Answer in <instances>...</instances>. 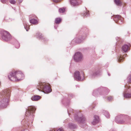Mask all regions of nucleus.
<instances>
[{
    "mask_svg": "<svg viewBox=\"0 0 131 131\" xmlns=\"http://www.w3.org/2000/svg\"><path fill=\"white\" fill-rule=\"evenodd\" d=\"M55 3H57L59 2V0H52Z\"/></svg>",
    "mask_w": 131,
    "mask_h": 131,
    "instance_id": "cd10ccee",
    "label": "nucleus"
},
{
    "mask_svg": "<svg viewBox=\"0 0 131 131\" xmlns=\"http://www.w3.org/2000/svg\"><path fill=\"white\" fill-rule=\"evenodd\" d=\"M89 12V11L85 12L83 14L82 16H85V17L88 16L89 15V14L88 13Z\"/></svg>",
    "mask_w": 131,
    "mask_h": 131,
    "instance_id": "aec40b11",
    "label": "nucleus"
},
{
    "mask_svg": "<svg viewBox=\"0 0 131 131\" xmlns=\"http://www.w3.org/2000/svg\"><path fill=\"white\" fill-rule=\"evenodd\" d=\"M2 39L5 41H10L12 39L11 36L8 31L3 30L1 31Z\"/></svg>",
    "mask_w": 131,
    "mask_h": 131,
    "instance_id": "f03ea898",
    "label": "nucleus"
},
{
    "mask_svg": "<svg viewBox=\"0 0 131 131\" xmlns=\"http://www.w3.org/2000/svg\"><path fill=\"white\" fill-rule=\"evenodd\" d=\"M128 47L127 45H125L123 46L122 47V49L125 52H126L128 50Z\"/></svg>",
    "mask_w": 131,
    "mask_h": 131,
    "instance_id": "f8f14e48",
    "label": "nucleus"
},
{
    "mask_svg": "<svg viewBox=\"0 0 131 131\" xmlns=\"http://www.w3.org/2000/svg\"><path fill=\"white\" fill-rule=\"evenodd\" d=\"M127 80L128 83H131V74L129 75L127 78Z\"/></svg>",
    "mask_w": 131,
    "mask_h": 131,
    "instance_id": "6ab92c4d",
    "label": "nucleus"
},
{
    "mask_svg": "<svg viewBox=\"0 0 131 131\" xmlns=\"http://www.w3.org/2000/svg\"><path fill=\"white\" fill-rule=\"evenodd\" d=\"M113 20L116 23H117L118 20H120L121 22H122L123 18H122L121 16L117 15L114 16L113 18Z\"/></svg>",
    "mask_w": 131,
    "mask_h": 131,
    "instance_id": "6e6552de",
    "label": "nucleus"
},
{
    "mask_svg": "<svg viewBox=\"0 0 131 131\" xmlns=\"http://www.w3.org/2000/svg\"><path fill=\"white\" fill-rule=\"evenodd\" d=\"M9 2L12 4H15L16 2L14 0H9Z\"/></svg>",
    "mask_w": 131,
    "mask_h": 131,
    "instance_id": "5701e85b",
    "label": "nucleus"
},
{
    "mask_svg": "<svg viewBox=\"0 0 131 131\" xmlns=\"http://www.w3.org/2000/svg\"><path fill=\"white\" fill-rule=\"evenodd\" d=\"M124 97L126 98H129L131 97V93H129L126 92H125L124 94Z\"/></svg>",
    "mask_w": 131,
    "mask_h": 131,
    "instance_id": "2eb2a0df",
    "label": "nucleus"
},
{
    "mask_svg": "<svg viewBox=\"0 0 131 131\" xmlns=\"http://www.w3.org/2000/svg\"><path fill=\"white\" fill-rule=\"evenodd\" d=\"M74 77L75 79L77 81H82L84 80V75L83 72L80 73L79 71H77L74 73Z\"/></svg>",
    "mask_w": 131,
    "mask_h": 131,
    "instance_id": "20e7f679",
    "label": "nucleus"
},
{
    "mask_svg": "<svg viewBox=\"0 0 131 131\" xmlns=\"http://www.w3.org/2000/svg\"><path fill=\"white\" fill-rule=\"evenodd\" d=\"M10 94V93L8 92V95H9Z\"/></svg>",
    "mask_w": 131,
    "mask_h": 131,
    "instance_id": "7c9ffc66",
    "label": "nucleus"
},
{
    "mask_svg": "<svg viewBox=\"0 0 131 131\" xmlns=\"http://www.w3.org/2000/svg\"><path fill=\"white\" fill-rule=\"evenodd\" d=\"M45 93H50L52 91H42Z\"/></svg>",
    "mask_w": 131,
    "mask_h": 131,
    "instance_id": "b1692460",
    "label": "nucleus"
},
{
    "mask_svg": "<svg viewBox=\"0 0 131 131\" xmlns=\"http://www.w3.org/2000/svg\"><path fill=\"white\" fill-rule=\"evenodd\" d=\"M73 125H72V124H71V126H70V127L71 128H72L73 127Z\"/></svg>",
    "mask_w": 131,
    "mask_h": 131,
    "instance_id": "c85d7f7f",
    "label": "nucleus"
},
{
    "mask_svg": "<svg viewBox=\"0 0 131 131\" xmlns=\"http://www.w3.org/2000/svg\"><path fill=\"white\" fill-rule=\"evenodd\" d=\"M114 2L117 6H121L122 5V3L121 0H114Z\"/></svg>",
    "mask_w": 131,
    "mask_h": 131,
    "instance_id": "ddd939ff",
    "label": "nucleus"
},
{
    "mask_svg": "<svg viewBox=\"0 0 131 131\" xmlns=\"http://www.w3.org/2000/svg\"><path fill=\"white\" fill-rule=\"evenodd\" d=\"M117 23L118 24H120V23H119V22H118Z\"/></svg>",
    "mask_w": 131,
    "mask_h": 131,
    "instance_id": "2f4dec72",
    "label": "nucleus"
},
{
    "mask_svg": "<svg viewBox=\"0 0 131 131\" xmlns=\"http://www.w3.org/2000/svg\"><path fill=\"white\" fill-rule=\"evenodd\" d=\"M41 98V96L38 95L33 96L31 98V100L33 101H37Z\"/></svg>",
    "mask_w": 131,
    "mask_h": 131,
    "instance_id": "1a4fd4ad",
    "label": "nucleus"
},
{
    "mask_svg": "<svg viewBox=\"0 0 131 131\" xmlns=\"http://www.w3.org/2000/svg\"><path fill=\"white\" fill-rule=\"evenodd\" d=\"M50 131H63V130L62 128H59L57 129L53 128L52 130H50Z\"/></svg>",
    "mask_w": 131,
    "mask_h": 131,
    "instance_id": "412c9836",
    "label": "nucleus"
},
{
    "mask_svg": "<svg viewBox=\"0 0 131 131\" xmlns=\"http://www.w3.org/2000/svg\"><path fill=\"white\" fill-rule=\"evenodd\" d=\"M23 24L24 26V28L27 31H28L29 29V25L27 24L26 22H24Z\"/></svg>",
    "mask_w": 131,
    "mask_h": 131,
    "instance_id": "9b49d317",
    "label": "nucleus"
},
{
    "mask_svg": "<svg viewBox=\"0 0 131 131\" xmlns=\"http://www.w3.org/2000/svg\"><path fill=\"white\" fill-rule=\"evenodd\" d=\"M83 58L82 54L80 52H77L75 53L74 57V59L76 62L81 61L82 59Z\"/></svg>",
    "mask_w": 131,
    "mask_h": 131,
    "instance_id": "39448f33",
    "label": "nucleus"
},
{
    "mask_svg": "<svg viewBox=\"0 0 131 131\" xmlns=\"http://www.w3.org/2000/svg\"><path fill=\"white\" fill-rule=\"evenodd\" d=\"M62 19L60 18H57L55 19V23L56 24H58L60 23L61 22Z\"/></svg>",
    "mask_w": 131,
    "mask_h": 131,
    "instance_id": "4468645a",
    "label": "nucleus"
},
{
    "mask_svg": "<svg viewBox=\"0 0 131 131\" xmlns=\"http://www.w3.org/2000/svg\"><path fill=\"white\" fill-rule=\"evenodd\" d=\"M36 108L32 106H29L28 107L27 110L26 112V116H28L31 115V113L34 112Z\"/></svg>",
    "mask_w": 131,
    "mask_h": 131,
    "instance_id": "423d86ee",
    "label": "nucleus"
},
{
    "mask_svg": "<svg viewBox=\"0 0 131 131\" xmlns=\"http://www.w3.org/2000/svg\"><path fill=\"white\" fill-rule=\"evenodd\" d=\"M78 121H80V122L83 123L85 121V118L84 116H82V117L80 118H79L77 119Z\"/></svg>",
    "mask_w": 131,
    "mask_h": 131,
    "instance_id": "f3484780",
    "label": "nucleus"
},
{
    "mask_svg": "<svg viewBox=\"0 0 131 131\" xmlns=\"http://www.w3.org/2000/svg\"><path fill=\"white\" fill-rule=\"evenodd\" d=\"M99 72L98 71H95L92 72L91 74V75L93 77H94L98 74Z\"/></svg>",
    "mask_w": 131,
    "mask_h": 131,
    "instance_id": "a211bd4d",
    "label": "nucleus"
},
{
    "mask_svg": "<svg viewBox=\"0 0 131 131\" xmlns=\"http://www.w3.org/2000/svg\"><path fill=\"white\" fill-rule=\"evenodd\" d=\"M130 89L131 90V89Z\"/></svg>",
    "mask_w": 131,
    "mask_h": 131,
    "instance_id": "f704fd0d",
    "label": "nucleus"
},
{
    "mask_svg": "<svg viewBox=\"0 0 131 131\" xmlns=\"http://www.w3.org/2000/svg\"><path fill=\"white\" fill-rule=\"evenodd\" d=\"M125 87L126 88H127L126 89H129V88L130 86H128L127 85H126L125 86Z\"/></svg>",
    "mask_w": 131,
    "mask_h": 131,
    "instance_id": "a878e982",
    "label": "nucleus"
},
{
    "mask_svg": "<svg viewBox=\"0 0 131 131\" xmlns=\"http://www.w3.org/2000/svg\"><path fill=\"white\" fill-rule=\"evenodd\" d=\"M18 89V90H19V89H20L19 88H18V89Z\"/></svg>",
    "mask_w": 131,
    "mask_h": 131,
    "instance_id": "473e14b6",
    "label": "nucleus"
},
{
    "mask_svg": "<svg viewBox=\"0 0 131 131\" xmlns=\"http://www.w3.org/2000/svg\"><path fill=\"white\" fill-rule=\"evenodd\" d=\"M108 74L109 76H110L111 75L108 72Z\"/></svg>",
    "mask_w": 131,
    "mask_h": 131,
    "instance_id": "c756f323",
    "label": "nucleus"
},
{
    "mask_svg": "<svg viewBox=\"0 0 131 131\" xmlns=\"http://www.w3.org/2000/svg\"><path fill=\"white\" fill-rule=\"evenodd\" d=\"M94 119L93 120V122L92 123V124L94 125L95 124L97 123L99 118L98 116L97 115H94Z\"/></svg>",
    "mask_w": 131,
    "mask_h": 131,
    "instance_id": "9d476101",
    "label": "nucleus"
},
{
    "mask_svg": "<svg viewBox=\"0 0 131 131\" xmlns=\"http://www.w3.org/2000/svg\"><path fill=\"white\" fill-rule=\"evenodd\" d=\"M38 84L39 85L37 86L38 90H52L50 85L49 84L40 82Z\"/></svg>",
    "mask_w": 131,
    "mask_h": 131,
    "instance_id": "7ed1b4c3",
    "label": "nucleus"
},
{
    "mask_svg": "<svg viewBox=\"0 0 131 131\" xmlns=\"http://www.w3.org/2000/svg\"><path fill=\"white\" fill-rule=\"evenodd\" d=\"M102 89V90H103V89H105V90H106L107 89H106V88H104L103 87H101V88H100V89Z\"/></svg>",
    "mask_w": 131,
    "mask_h": 131,
    "instance_id": "bb28decb",
    "label": "nucleus"
},
{
    "mask_svg": "<svg viewBox=\"0 0 131 131\" xmlns=\"http://www.w3.org/2000/svg\"><path fill=\"white\" fill-rule=\"evenodd\" d=\"M69 1L70 4L73 6L78 5L81 3L80 0H69Z\"/></svg>",
    "mask_w": 131,
    "mask_h": 131,
    "instance_id": "0eeeda50",
    "label": "nucleus"
},
{
    "mask_svg": "<svg viewBox=\"0 0 131 131\" xmlns=\"http://www.w3.org/2000/svg\"><path fill=\"white\" fill-rule=\"evenodd\" d=\"M9 79L13 81H18L24 79V74L20 71H12L8 76Z\"/></svg>",
    "mask_w": 131,
    "mask_h": 131,
    "instance_id": "f257e3e1",
    "label": "nucleus"
},
{
    "mask_svg": "<svg viewBox=\"0 0 131 131\" xmlns=\"http://www.w3.org/2000/svg\"><path fill=\"white\" fill-rule=\"evenodd\" d=\"M30 22L31 23L34 24H38L37 20L34 19H32L30 20Z\"/></svg>",
    "mask_w": 131,
    "mask_h": 131,
    "instance_id": "dca6fc26",
    "label": "nucleus"
},
{
    "mask_svg": "<svg viewBox=\"0 0 131 131\" xmlns=\"http://www.w3.org/2000/svg\"><path fill=\"white\" fill-rule=\"evenodd\" d=\"M59 12L60 13H63L65 11V9L63 8H60L59 10Z\"/></svg>",
    "mask_w": 131,
    "mask_h": 131,
    "instance_id": "4be33fe9",
    "label": "nucleus"
},
{
    "mask_svg": "<svg viewBox=\"0 0 131 131\" xmlns=\"http://www.w3.org/2000/svg\"><path fill=\"white\" fill-rule=\"evenodd\" d=\"M20 46V44L18 43H17L16 46L15 47L17 48H18Z\"/></svg>",
    "mask_w": 131,
    "mask_h": 131,
    "instance_id": "393cba45",
    "label": "nucleus"
},
{
    "mask_svg": "<svg viewBox=\"0 0 131 131\" xmlns=\"http://www.w3.org/2000/svg\"><path fill=\"white\" fill-rule=\"evenodd\" d=\"M22 0H21L20 1H21V2H22Z\"/></svg>",
    "mask_w": 131,
    "mask_h": 131,
    "instance_id": "72a5a7b5",
    "label": "nucleus"
}]
</instances>
